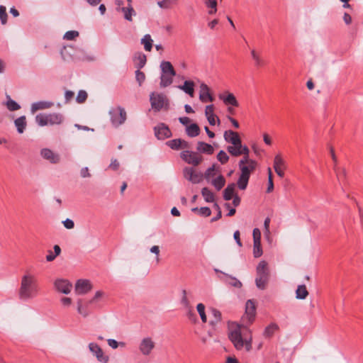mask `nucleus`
Wrapping results in <instances>:
<instances>
[{"instance_id": "obj_3", "label": "nucleus", "mask_w": 363, "mask_h": 363, "mask_svg": "<svg viewBox=\"0 0 363 363\" xmlns=\"http://www.w3.org/2000/svg\"><path fill=\"white\" fill-rule=\"evenodd\" d=\"M224 140L226 143H230L232 145L227 147V151L234 157L241 155V151L247 153L248 147L246 145H242L241 138L237 132L232 130H228L224 132Z\"/></svg>"}, {"instance_id": "obj_2", "label": "nucleus", "mask_w": 363, "mask_h": 363, "mask_svg": "<svg viewBox=\"0 0 363 363\" xmlns=\"http://www.w3.org/2000/svg\"><path fill=\"white\" fill-rule=\"evenodd\" d=\"M39 293V286L35 275L26 272L21 278L18 298L23 301L35 298Z\"/></svg>"}, {"instance_id": "obj_52", "label": "nucleus", "mask_w": 363, "mask_h": 363, "mask_svg": "<svg viewBox=\"0 0 363 363\" xmlns=\"http://www.w3.org/2000/svg\"><path fill=\"white\" fill-rule=\"evenodd\" d=\"M87 98V93L84 90H80L77 96L76 101L81 104L86 101Z\"/></svg>"}, {"instance_id": "obj_28", "label": "nucleus", "mask_w": 363, "mask_h": 363, "mask_svg": "<svg viewBox=\"0 0 363 363\" xmlns=\"http://www.w3.org/2000/svg\"><path fill=\"white\" fill-rule=\"evenodd\" d=\"M15 126L19 133H23L26 128V118L25 116H20L14 121Z\"/></svg>"}, {"instance_id": "obj_56", "label": "nucleus", "mask_w": 363, "mask_h": 363, "mask_svg": "<svg viewBox=\"0 0 363 363\" xmlns=\"http://www.w3.org/2000/svg\"><path fill=\"white\" fill-rule=\"evenodd\" d=\"M186 294H187L186 291L185 289L182 290V297L181 303L185 308H189L190 306V303L187 298Z\"/></svg>"}, {"instance_id": "obj_4", "label": "nucleus", "mask_w": 363, "mask_h": 363, "mask_svg": "<svg viewBox=\"0 0 363 363\" xmlns=\"http://www.w3.org/2000/svg\"><path fill=\"white\" fill-rule=\"evenodd\" d=\"M269 273L267 268V263L265 261H261L257 267V277L255 284L258 289L263 290L269 281Z\"/></svg>"}, {"instance_id": "obj_21", "label": "nucleus", "mask_w": 363, "mask_h": 363, "mask_svg": "<svg viewBox=\"0 0 363 363\" xmlns=\"http://www.w3.org/2000/svg\"><path fill=\"white\" fill-rule=\"evenodd\" d=\"M255 312L256 307L255 303L252 300H248L245 305V313L250 323H252L255 318Z\"/></svg>"}, {"instance_id": "obj_18", "label": "nucleus", "mask_w": 363, "mask_h": 363, "mask_svg": "<svg viewBox=\"0 0 363 363\" xmlns=\"http://www.w3.org/2000/svg\"><path fill=\"white\" fill-rule=\"evenodd\" d=\"M92 303L88 301H84L83 299L79 298L77 301V312L83 317H87L90 314L89 306Z\"/></svg>"}, {"instance_id": "obj_1", "label": "nucleus", "mask_w": 363, "mask_h": 363, "mask_svg": "<svg viewBox=\"0 0 363 363\" xmlns=\"http://www.w3.org/2000/svg\"><path fill=\"white\" fill-rule=\"evenodd\" d=\"M228 337L237 350H251L252 337L251 331L247 326L238 324L231 326Z\"/></svg>"}, {"instance_id": "obj_31", "label": "nucleus", "mask_w": 363, "mask_h": 363, "mask_svg": "<svg viewBox=\"0 0 363 363\" xmlns=\"http://www.w3.org/2000/svg\"><path fill=\"white\" fill-rule=\"evenodd\" d=\"M235 184L234 183L229 184L223 191V199L225 201H230L234 196V191Z\"/></svg>"}, {"instance_id": "obj_19", "label": "nucleus", "mask_w": 363, "mask_h": 363, "mask_svg": "<svg viewBox=\"0 0 363 363\" xmlns=\"http://www.w3.org/2000/svg\"><path fill=\"white\" fill-rule=\"evenodd\" d=\"M284 166V161L280 155H277L274 160V169L277 174V175L280 177H284V172L282 169V167Z\"/></svg>"}, {"instance_id": "obj_34", "label": "nucleus", "mask_w": 363, "mask_h": 363, "mask_svg": "<svg viewBox=\"0 0 363 363\" xmlns=\"http://www.w3.org/2000/svg\"><path fill=\"white\" fill-rule=\"evenodd\" d=\"M308 295V292L304 284L299 285L296 291V297L298 299H305Z\"/></svg>"}, {"instance_id": "obj_13", "label": "nucleus", "mask_w": 363, "mask_h": 363, "mask_svg": "<svg viewBox=\"0 0 363 363\" xmlns=\"http://www.w3.org/2000/svg\"><path fill=\"white\" fill-rule=\"evenodd\" d=\"M155 135L159 140H164L172 136V132L164 123H160L155 127Z\"/></svg>"}, {"instance_id": "obj_36", "label": "nucleus", "mask_w": 363, "mask_h": 363, "mask_svg": "<svg viewBox=\"0 0 363 363\" xmlns=\"http://www.w3.org/2000/svg\"><path fill=\"white\" fill-rule=\"evenodd\" d=\"M141 43L144 45L146 51H150L152 48V40L150 35L146 34L142 39Z\"/></svg>"}, {"instance_id": "obj_5", "label": "nucleus", "mask_w": 363, "mask_h": 363, "mask_svg": "<svg viewBox=\"0 0 363 363\" xmlns=\"http://www.w3.org/2000/svg\"><path fill=\"white\" fill-rule=\"evenodd\" d=\"M150 101L152 108L157 112L162 108L167 109L169 101L167 96L161 93L152 92L150 95Z\"/></svg>"}, {"instance_id": "obj_7", "label": "nucleus", "mask_w": 363, "mask_h": 363, "mask_svg": "<svg viewBox=\"0 0 363 363\" xmlns=\"http://www.w3.org/2000/svg\"><path fill=\"white\" fill-rule=\"evenodd\" d=\"M214 271L217 274H218V279L224 284L234 286L235 288H241L242 287V284L241 281H239L235 277L229 275V274L220 271L218 269H214Z\"/></svg>"}, {"instance_id": "obj_64", "label": "nucleus", "mask_w": 363, "mask_h": 363, "mask_svg": "<svg viewBox=\"0 0 363 363\" xmlns=\"http://www.w3.org/2000/svg\"><path fill=\"white\" fill-rule=\"evenodd\" d=\"M80 175L83 178L90 177L91 174L89 172L88 167H83L80 171Z\"/></svg>"}, {"instance_id": "obj_43", "label": "nucleus", "mask_w": 363, "mask_h": 363, "mask_svg": "<svg viewBox=\"0 0 363 363\" xmlns=\"http://www.w3.org/2000/svg\"><path fill=\"white\" fill-rule=\"evenodd\" d=\"M171 149L172 150H179L181 149V139H173L169 140L166 143Z\"/></svg>"}, {"instance_id": "obj_60", "label": "nucleus", "mask_w": 363, "mask_h": 363, "mask_svg": "<svg viewBox=\"0 0 363 363\" xmlns=\"http://www.w3.org/2000/svg\"><path fill=\"white\" fill-rule=\"evenodd\" d=\"M214 170H215L214 165L208 168L205 172V178L206 179H208L211 177H213L214 175Z\"/></svg>"}, {"instance_id": "obj_9", "label": "nucleus", "mask_w": 363, "mask_h": 363, "mask_svg": "<svg viewBox=\"0 0 363 363\" xmlns=\"http://www.w3.org/2000/svg\"><path fill=\"white\" fill-rule=\"evenodd\" d=\"M180 157L184 161L194 166L199 165L202 160L201 156H199L196 152L189 150L182 152Z\"/></svg>"}, {"instance_id": "obj_39", "label": "nucleus", "mask_w": 363, "mask_h": 363, "mask_svg": "<svg viewBox=\"0 0 363 363\" xmlns=\"http://www.w3.org/2000/svg\"><path fill=\"white\" fill-rule=\"evenodd\" d=\"M201 194L206 202L211 203L214 201V194L207 187L202 189Z\"/></svg>"}, {"instance_id": "obj_53", "label": "nucleus", "mask_w": 363, "mask_h": 363, "mask_svg": "<svg viewBox=\"0 0 363 363\" xmlns=\"http://www.w3.org/2000/svg\"><path fill=\"white\" fill-rule=\"evenodd\" d=\"M194 172L195 171L192 167H185L183 170L184 178L189 181H190Z\"/></svg>"}, {"instance_id": "obj_45", "label": "nucleus", "mask_w": 363, "mask_h": 363, "mask_svg": "<svg viewBox=\"0 0 363 363\" xmlns=\"http://www.w3.org/2000/svg\"><path fill=\"white\" fill-rule=\"evenodd\" d=\"M197 311L203 323H206L207 318L205 313V306L203 303H199L196 306Z\"/></svg>"}, {"instance_id": "obj_27", "label": "nucleus", "mask_w": 363, "mask_h": 363, "mask_svg": "<svg viewBox=\"0 0 363 363\" xmlns=\"http://www.w3.org/2000/svg\"><path fill=\"white\" fill-rule=\"evenodd\" d=\"M162 74H170V75H176V72L171 64L168 61H162L160 64Z\"/></svg>"}, {"instance_id": "obj_8", "label": "nucleus", "mask_w": 363, "mask_h": 363, "mask_svg": "<svg viewBox=\"0 0 363 363\" xmlns=\"http://www.w3.org/2000/svg\"><path fill=\"white\" fill-rule=\"evenodd\" d=\"M88 347L89 351L94 356L96 357L99 362L102 363H108L109 357L104 354L102 349L98 344L95 342H91L89 344Z\"/></svg>"}, {"instance_id": "obj_40", "label": "nucleus", "mask_w": 363, "mask_h": 363, "mask_svg": "<svg viewBox=\"0 0 363 363\" xmlns=\"http://www.w3.org/2000/svg\"><path fill=\"white\" fill-rule=\"evenodd\" d=\"M249 179L250 177L240 174L238 180V188L241 190H245L247 186Z\"/></svg>"}, {"instance_id": "obj_46", "label": "nucleus", "mask_w": 363, "mask_h": 363, "mask_svg": "<svg viewBox=\"0 0 363 363\" xmlns=\"http://www.w3.org/2000/svg\"><path fill=\"white\" fill-rule=\"evenodd\" d=\"M217 160L222 164L227 163L229 160V156L224 150H220L217 155Z\"/></svg>"}, {"instance_id": "obj_20", "label": "nucleus", "mask_w": 363, "mask_h": 363, "mask_svg": "<svg viewBox=\"0 0 363 363\" xmlns=\"http://www.w3.org/2000/svg\"><path fill=\"white\" fill-rule=\"evenodd\" d=\"M54 104L51 101H40L32 104L30 111L32 113H35L38 110H43L51 108Z\"/></svg>"}, {"instance_id": "obj_30", "label": "nucleus", "mask_w": 363, "mask_h": 363, "mask_svg": "<svg viewBox=\"0 0 363 363\" xmlns=\"http://www.w3.org/2000/svg\"><path fill=\"white\" fill-rule=\"evenodd\" d=\"M175 75H170V74H162L161 73L160 83V87L164 88V87H167V86H169L170 84H172V83L173 82V77Z\"/></svg>"}, {"instance_id": "obj_37", "label": "nucleus", "mask_w": 363, "mask_h": 363, "mask_svg": "<svg viewBox=\"0 0 363 363\" xmlns=\"http://www.w3.org/2000/svg\"><path fill=\"white\" fill-rule=\"evenodd\" d=\"M225 179L222 175L218 176L212 181V184L218 191L220 190L225 186Z\"/></svg>"}, {"instance_id": "obj_10", "label": "nucleus", "mask_w": 363, "mask_h": 363, "mask_svg": "<svg viewBox=\"0 0 363 363\" xmlns=\"http://www.w3.org/2000/svg\"><path fill=\"white\" fill-rule=\"evenodd\" d=\"M54 287L60 293L69 294L72 288V284L67 279H57L54 282Z\"/></svg>"}, {"instance_id": "obj_63", "label": "nucleus", "mask_w": 363, "mask_h": 363, "mask_svg": "<svg viewBox=\"0 0 363 363\" xmlns=\"http://www.w3.org/2000/svg\"><path fill=\"white\" fill-rule=\"evenodd\" d=\"M119 165H120V164H119L118 161L116 159H113L109 165V168L113 170H117L119 167Z\"/></svg>"}, {"instance_id": "obj_25", "label": "nucleus", "mask_w": 363, "mask_h": 363, "mask_svg": "<svg viewBox=\"0 0 363 363\" xmlns=\"http://www.w3.org/2000/svg\"><path fill=\"white\" fill-rule=\"evenodd\" d=\"M117 10L122 11L123 13L125 19L129 21H131L132 16L136 14L135 10L130 4L128 5V6H122L121 9L117 8Z\"/></svg>"}, {"instance_id": "obj_54", "label": "nucleus", "mask_w": 363, "mask_h": 363, "mask_svg": "<svg viewBox=\"0 0 363 363\" xmlns=\"http://www.w3.org/2000/svg\"><path fill=\"white\" fill-rule=\"evenodd\" d=\"M335 171L336 172L337 177V179H338L340 184H342L344 181V179L346 176L345 170L344 169H337L336 168H335Z\"/></svg>"}, {"instance_id": "obj_15", "label": "nucleus", "mask_w": 363, "mask_h": 363, "mask_svg": "<svg viewBox=\"0 0 363 363\" xmlns=\"http://www.w3.org/2000/svg\"><path fill=\"white\" fill-rule=\"evenodd\" d=\"M218 97L226 106H231L234 107H238L239 106L238 100L232 93L226 91L219 94Z\"/></svg>"}, {"instance_id": "obj_49", "label": "nucleus", "mask_w": 363, "mask_h": 363, "mask_svg": "<svg viewBox=\"0 0 363 363\" xmlns=\"http://www.w3.org/2000/svg\"><path fill=\"white\" fill-rule=\"evenodd\" d=\"M211 312H212V314L213 315L214 320L211 321V324L213 325V324L217 323L219 321H220V320H221V313L218 310H217L216 308H213Z\"/></svg>"}, {"instance_id": "obj_33", "label": "nucleus", "mask_w": 363, "mask_h": 363, "mask_svg": "<svg viewBox=\"0 0 363 363\" xmlns=\"http://www.w3.org/2000/svg\"><path fill=\"white\" fill-rule=\"evenodd\" d=\"M204 4L209 9L208 13L209 15H213L217 12L216 0H204Z\"/></svg>"}, {"instance_id": "obj_35", "label": "nucleus", "mask_w": 363, "mask_h": 363, "mask_svg": "<svg viewBox=\"0 0 363 363\" xmlns=\"http://www.w3.org/2000/svg\"><path fill=\"white\" fill-rule=\"evenodd\" d=\"M135 61L136 67L138 69L143 68L145 65V63H146L145 55L142 52L138 53L135 56Z\"/></svg>"}, {"instance_id": "obj_16", "label": "nucleus", "mask_w": 363, "mask_h": 363, "mask_svg": "<svg viewBox=\"0 0 363 363\" xmlns=\"http://www.w3.org/2000/svg\"><path fill=\"white\" fill-rule=\"evenodd\" d=\"M199 99L203 103L212 102L214 100V98L210 94L209 87L205 83H201L200 85Z\"/></svg>"}, {"instance_id": "obj_61", "label": "nucleus", "mask_w": 363, "mask_h": 363, "mask_svg": "<svg viewBox=\"0 0 363 363\" xmlns=\"http://www.w3.org/2000/svg\"><path fill=\"white\" fill-rule=\"evenodd\" d=\"M74 93L72 91L67 90L65 93V103H68L73 99Z\"/></svg>"}, {"instance_id": "obj_50", "label": "nucleus", "mask_w": 363, "mask_h": 363, "mask_svg": "<svg viewBox=\"0 0 363 363\" xmlns=\"http://www.w3.org/2000/svg\"><path fill=\"white\" fill-rule=\"evenodd\" d=\"M7 13L6 9L4 6H0V20L3 25L6 24L7 22Z\"/></svg>"}, {"instance_id": "obj_38", "label": "nucleus", "mask_w": 363, "mask_h": 363, "mask_svg": "<svg viewBox=\"0 0 363 363\" xmlns=\"http://www.w3.org/2000/svg\"><path fill=\"white\" fill-rule=\"evenodd\" d=\"M278 328H279L278 325L275 323H272V324L269 325L264 329V336L266 337H272L274 335V333H275V331H277L278 330Z\"/></svg>"}, {"instance_id": "obj_11", "label": "nucleus", "mask_w": 363, "mask_h": 363, "mask_svg": "<svg viewBox=\"0 0 363 363\" xmlns=\"http://www.w3.org/2000/svg\"><path fill=\"white\" fill-rule=\"evenodd\" d=\"M155 343L151 337L143 338L139 345V350L143 355H149L152 350L155 348Z\"/></svg>"}, {"instance_id": "obj_44", "label": "nucleus", "mask_w": 363, "mask_h": 363, "mask_svg": "<svg viewBox=\"0 0 363 363\" xmlns=\"http://www.w3.org/2000/svg\"><path fill=\"white\" fill-rule=\"evenodd\" d=\"M262 255V249L260 242H253V255L255 258L261 257Z\"/></svg>"}, {"instance_id": "obj_55", "label": "nucleus", "mask_w": 363, "mask_h": 363, "mask_svg": "<svg viewBox=\"0 0 363 363\" xmlns=\"http://www.w3.org/2000/svg\"><path fill=\"white\" fill-rule=\"evenodd\" d=\"M203 179V174L199 172H194L189 182L193 184H198L201 182Z\"/></svg>"}, {"instance_id": "obj_51", "label": "nucleus", "mask_w": 363, "mask_h": 363, "mask_svg": "<svg viewBox=\"0 0 363 363\" xmlns=\"http://www.w3.org/2000/svg\"><path fill=\"white\" fill-rule=\"evenodd\" d=\"M135 79L136 81L138 82L139 86H141L142 84L145 80V75L144 72L140 71V69H138V70L135 71Z\"/></svg>"}, {"instance_id": "obj_47", "label": "nucleus", "mask_w": 363, "mask_h": 363, "mask_svg": "<svg viewBox=\"0 0 363 363\" xmlns=\"http://www.w3.org/2000/svg\"><path fill=\"white\" fill-rule=\"evenodd\" d=\"M79 34V32L77 30H69L65 33L63 38L67 40H72L78 37Z\"/></svg>"}, {"instance_id": "obj_62", "label": "nucleus", "mask_w": 363, "mask_h": 363, "mask_svg": "<svg viewBox=\"0 0 363 363\" xmlns=\"http://www.w3.org/2000/svg\"><path fill=\"white\" fill-rule=\"evenodd\" d=\"M150 251L152 253H154V254H155L157 255L156 260H157V262H159V261H160V259H159V257H158L159 253H160V248H159V247L157 245H154V246H152L150 248Z\"/></svg>"}, {"instance_id": "obj_12", "label": "nucleus", "mask_w": 363, "mask_h": 363, "mask_svg": "<svg viewBox=\"0 0 363 363\" xmlns=\"http://www.w3.org/2000/svg\"><path fill=\"white\" fill-rule=\"evenodd\" d=\"M41 157L49 161L51 164H57L60 161V156L59 154L54 152L49 148H43L40 150Z\"/></svg>"}, {"instance_id": "obj_23", "label": "nucleus", "mask_w": 363, "mask_h": 363, "mask_svg": "<svg viewBox=\"0 0 363 363\" xmlns=\"http://www.w3.org/2000/svg\"><path fill=\"white\" fill-rule=\"evenodd\" d=\"M196 150L198 152L206 155H212L214 151V149L211 145L201 141L198 142Z\"/></svg>"}, {"instance_id": "obj_24", "label": "nucleus", "mask_w": 363, "mask_h": 363, "mask_svg": "<svg viewBox=\"0 0 363 363\" xmlns=\"http://www.w3.org/2000/svg\"><path fill=\"white\" fill-rule=\"evenodd\" d=\"M64 117L60 113H52L48 114V121L49 125H59L62 123Z\"/></svg>"}, {"instance_id": "obj_17", "label": "nucleus", "mask_w": 363, "mask_h": 363, "mask_svg": "<svg viewBox=\"0 0 363 363\" xmlns=\"http://www.w3.org/2000/svg\"><path fill=\"white\" fill-rule=\"evenodd\" d=\"M205 115L210 125H215L216 120L218 123H220V119L214 114V106L213 104L206 106Z\"/></svg>"}, {"instance_id": "obj_14", "label": "nucleus", "mask_w": 363, "mask_h": 363, "mask_svg": "<svg viewBox=\"0 0 363 363\" xmlns=\"http://www.w3.org/2000/svg\"><path fill=\"white\" fill-rule=\"evenodd\" d=\"M91 289V284L89 280L79 279L75 284V293L78 295H83Z\"/></svg>"}, {"instance_id": "obj_42", "label": "nucleus", "mask_w": 363, "mask_h": 363, "mask_svg": "<svg viewBox=\"0 0 363 363\" xmlns=\"http://www.w3.org/2000/svg\"><path fill=\"white\" fill-rule=\"evenodd\" d=\"M240 151H241V155H243L244 156H243L242 159L240 160L239 166L249 165V164H251L250 162H255V160L249 158V153H250L249 149H248L247 153L243 152L242 150H240Z\"/></svg>"}, {"instance_id": "obj_59", "label": "nucleus", "mask_w": 363, "mask_h": 363, "mask_svg": "<svg viewBox=\"0 0 363 363\" xmlns=\"http://www.w3.org/2000/svg\"><path fill=\"white\" fill-rule=\"evenodd\" d=\"M62 223L65 228L69 230L72 229L74 227V221L69 218H67L66 220L62 221Z\"/></svg>"}, {"instance_id": "obj_22", "label": "nucleus", "mask_w": 363, "mask_h": 363, "mask_svg": "<svg viewBox=\"0 0 363 363\" xmlns=\"http://www.w3.org/2000/svg\"><path fill=\"white\" fill-rule=\"evenodd\" d=\"M178 88L186 94L189 95L191 97L194 96V82L191 80H186L183 85L178 86Z\"/></svg>"}, {"instance_id": "obj_57", "label": "nucleus", "mask_w": 363, "mask_h": 363, "mask_svg": "<svg viewBox=\"0 0 363 363\" xmlns=\"http://www.w3.org/2000/svg\"><path fill=\"white\" fill-rule=\"evenodd\" d=\"M253 242H261V232L258 228H255L252 233Z\"/></svg>"}, {"instance_id": "obj_6", "label": "nucleus", "mask_w": 363, "mask_h": 363, "mask_svg": "<svg viewBox=\"0 0 363 363\" xmlns=\"http://www.w3.org/2000/svg\"><path fill=\"white\" fill-rule=\"evenodd\" d=\"M111 122L114 127H118L123 124L126 120L127 115L124 108L117 106L109 111Z\"/></svg>"}, {"instance_id": "obj_58", "label": "nucleus", "mask_w": 363, "mask_h": 363, "mask_svg": "<svg viewBox=\"0 0 363 363\" xmlns=\"http://www.w3.org/2000/svg\"><path fill=\"white\" fill-rule=\"evenodd\" d=\"M199 214L204 217H208L211 214V211L208 207H201L199 208Z\"/></svg>"}, {"instance_id": "obj_29", "label": "nucleus", "mask_w": 363, "mask_h": 363, "mask_svg": "<svg viewBox=\"0 0 363 363\" xmlns=\"http://www.w3.org/2000/svg\"><path fill=\"white\" fill-rule=\"evenodd\" d=\"M200 128L196 123H192L186 128V133L188 136L194 138L200 134Z\"/></svg>"}, {"instance_id": "obj_32", "label": "nucleus", "mask_w": 363, "mask_h": 363, "mask_svg": "<svg viewBox=\"0 0 363 363\" xmlns=\"http://www.w3.org/2000/svg\"><path fill=\"white\" fill-rule=\"evenodd\" d=\"M6 98L7 101L5 102V105L10 111H15L21 108V106L11 99L9 95L6 96Z\"/></svg>"}, {"instance_id": "obj_48", "label": "nucleus", "mask_w": 363, "mask_h": 363, "mask_svg": "<svg viewBox=\"0 0 363 363\" xmlns=\"http://www.w3.org/2000/svg\"><path fill=\"white\" fill-rule=\"evenodd\" d=\"M252 57L255 62V65L257 67H260L263 65V60L259 57V56L256 53L255 50H252L251 51Z\"/></svg>"}, {"instance_id": "obj_26", "label": "nucleus", "mask_w": 363, "mask_h": 363, "mask_svg": "<svg viewBox=\"0 0 363 363\" xmlns=\"http://www.w3.org/2000/svg\"><path fill=\"white\" fill-rule=\"evenodd\" d=\"M251 164L249 165H241L239 166L240 169L241 171V174L243 176H246L247 177H250V174L255 169L257 166L256 162H250Z\"/></svg>"}, {"instance_id": "obj_41", "label": "nucleus", "mask_w": 363, "mask_h": 363, "mask_svg": "<svg viewBox=\"0 0 363 363\" xmlns=\"http://www.w3.org/2000/svg\"><path fill=\"white\" fill-rule=\"evenodd\" d=\"M35 122L40 125V126H45L48 125V114H38L35 116Z\"/></svg>"}]
</instances>
